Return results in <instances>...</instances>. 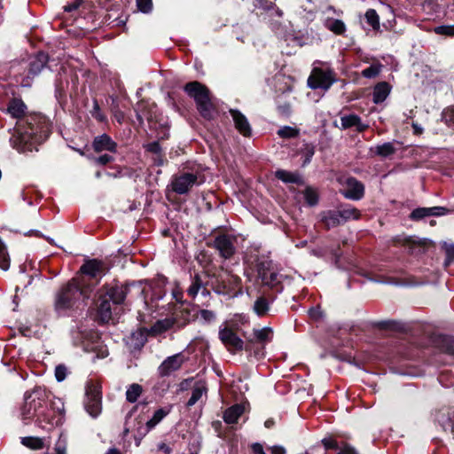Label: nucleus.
<instances>
[{
    "label": "nucleus",
    "instance_id": "1",
    "mask_svg": "<svg viewBox=\"0 0 454 454\" xmlns=\"http://www.w3.org/2000/svg\"><path fill=\"white\" fill-rule=\"evenodd\" d=\"M47 393L36 388L26 393L24 403L20 408V417L25 423L35 420L39 427L51 429L61 423L64 404L60 399L51 401V407L47 405Z\"/></svg>",
    "mask_w": 454,
    "mask_h": 454
},
{
    "label": "nucleus",
    "instance_id": "2",
    "mask_svg": "<svg viewBox=\"0 0 454 454\" xmlns=\"http://www.w3.org/2000/svg\"><path fill=\"white\" fill-rule=\"evenodd\" d=\"M50 134L48 121L40 115L30 116L26 125H19L11 137L13 147L19 151H31L35 144L43 142Z\"/></svg>",
    "mask_w": 454,
    "mask_h": 454
},
{
    "label": "nucleus",
    "instance_id": "3",
    "mask_svg": "<svg viewBox=\"0 0 454 454\" xmlns=\"http://www.w3.org/2000/svg\"><path fill=\"white\" fill-rule=\"evenodd\" d=\"M92 289L84 277L72 278L58 293L55 301L57 309H71L90 298Z\"/></svg>",
    "mask_w": 454,
    "mask_h": 454
},
{
    "label": "nucleus",
    "instance_id": "4",
    "mask_svg": "<svg viewBox=\"0 0 454 454\" xmlns=\"http://www.w3.org/2000/svg\"><path fill=\"white\" fill-rule=\"evenodd\" d=\"M205 182L203 168L197 163H187L183 169L173 176L172 190L178 194L186 193L193 185Z\"/></svg>",
    "mask_w": 454,
    "mask_h": 454
},
{
    "label": "nucleus",
    "instance_id": "5",
    "mask_svg": "<svg viewBox=\"0 0 454 454\" xmlns=\"http://www.w3.org/2000/svg\"><path fill=\"white\" fill-rule=\"evenodd\" d=\"M184 90L195 100L200 114L206 119H211L214 107L207 87L199 82H191L184 86Z\"/></svg>",
    "mask_w": 454,
    "mask_h": 454
},
{
    "label": "nucleus",
    "instance_id": "6",
    "mask_svg": "<svg viewBox=\"0 0 454 454\" xmlns=\"http://www.w3.org/2000/svg\"><path fill=\"white\" fill-rule=\"evenodd\" d=\"M213 289L219 294L237 296L242 293L241 278L228 270L222 271L215 277Z\"/></svg>",
    "mask_w": 454,
    "mask_h": 454
},
{
    "label": "nucleus",
    "instance_id": "7",
    "mask_svg": "<svg viewBox=\"0 0 454 454\" xmlns=\"http://www.w3.org/2000/svg\"><path fill=\"white\" fill-rule=\"evenodd\" d=\"M320 61L314 63V67L308 79V84L311 89H322L327 90L337 81L335 72L330 68H322L317 67Z\"/></svg>",
    "mask_w": 454,
    "mask_h": 454
},
{
    "label": "nucleus",
    "instance_id": "8",
    "mask_svg": "<svg viewBox=\"0 0 454 454\" xmlns=\"http://www.w3.org/2000/svg\"><path fill=\"white\" fill-rule=\"evenodd\" d=\"M86 411L92 417L97 418L102 411L101 388L96 383H89L86 387L84 399Z\"/></svg>",
    "mask_w": 454,
    "mask_h": 454
},
{
    "label": "nucleus",
    "instance_id": "9",
    "mask_svg": "<svg viewBox=\"0 0 454 454\" xmlns=\"http://www.w3.org/2000/svg\"><path fill=\"white\" fill-rule=\"evenodd\" d=\"M258 271L262 283L271 288L278 287L283 280V275L271 263H262Z\"/></svg>",
    "mask_w": 454,
    "mask_h": 454
},
{
    "label": "nucleus",
    "instance_id": "10",
    "mask_svg": "<svg viewBox=\"0 0 454 454\" xmlns=\"http://www.w3.org/2000/svg\"><path fill=\"white\" fill-rule=\"evenodd\" d=\"M185 360L182 353H177L167 357L158 367V374L160 377L169 376L171 373L178 371Z\"/></svg>",
    "mask_w": 454,
    "mask_h": 454
},
{
    "label": "nucleus",
    "instance_id": "11",
    "mask_svg": "<svg viewBox=\"0 0 454 454\" xmlns=\"http://www.w3.org/2000/svg\"><path fill=\"white\" fill-rule=\"evenodd\" d=\"M235 238L227 234H221L215 237L214 241L215 247L219 251L224 259L231 258L235 253Z\"/></svg>",
    "mask_w": 454,
    "mask_h": 454
},
{
    "label": "nucleus",
    "instance_id": "12",
    "mask_svg": "<svg viewBox=\"0 0 454 454\" xmlns=\"http://www.w3.org/2000/svg\"><path fill=\"white\" fill-rule=\"evenodd\" d=\"M229 112L236 129L244 137H251L252 128L247 118L237 109H230Z\"/></svg>",
    "mask_w": 454,
    "mask_h": 454
},
{
    "label": "nucleus",
    "instance_id": "13",
    "mask_svg": "<svg viewBox=\"0 0 454 454\" xmlns=\"http://www.w3.org/2000/svg\"><path fill=\"white\" fill-rule=\"evenodd\" d=\"M219 338L229 349L241 350L243 348V340L231 329L226 327L221 329Z\"/></svg>",
    "mask_w": 454,
    "mask_h": 454
},
{
    "label": "nucleus",
    "instance_id": "14",
    "mask_svg": "<svg viewBox=\"0 0 454 454\" xmlns=\"http://www.w3.org/2000/svg\"><path fill=\"white\" fill-rule=\"evenodd\" d=\"M343 195L347 199H362L364 195V185L355 177H348L344 183Z\"/></svg>",
    "mask_w": 454,
    "mask_h": 454
},
{
    "label": "nucleus",
    "instance_id": "15",
    "mask_svg": "<svg viewBox=\"0 0 454 454\" xmlns=\"http://www.w3.org/2000/svg\"><path fill=\"white\" fill-rule=\"evenodd\" d=\"M92 148L97 153L104 151L115 153L117 150V144L108 135L102 134L94 137Z\"/></svg>",
    "mask_w": 454,
    "mask_h": 454
},
{
    "label": "nucleus",
    "instance_id": "16",
    "mask_svg": "<svg viewBox=\"0 0 454 454\" xmlns=\"http://www.w3.org/2000/svg\"><path fill=\"white\" fill-rule=\"evenodd\" d=\"M81 272L90 278H96L104 274V264L98 260H90L81 267Z\"/></svg>",
    "mask_w": 454,
    "mask_h": 454
},
{
    "label": "nucleus",
    "instance_id": "17",
    "mask_svg": "<svg viewBox=\"0 0 454 454\" xmlns=\"http://www.w3.org/2000/svg\"><path fill=\"white\" fill-rule=\"evenodd\" d=\"M448 210L442 207H419L411 213V218L414 220L421 219L428 215H442Z\"/></svg>",
    "mask_w": 454,
    "mask_h": 454
},
{
    "label": "nucleus",
    "instance_id": "18",
    "mask_svg": "<svg viewBox=\"0 0 454 454\" xmlns=\"http://www.w3.org/2000/svg\"><path fill=\"white\" fill-rule=\"evenodd\" d=\"M275 176L286 184H303L302 176L296 171L278 169L275 172Z\"/></svg>",
    "mask_w": 454,
    "mask_h": 454
},
{
    "label": "nucleus",
    "instance_id": "19",
    "mask_svg": "<svg viewBox=\"0 0 454 454\" xmlns=\"http://www.w3.org/2000/svg\"><path fill=\"white\" fill-rule=\"evenodd\" d=\"M390 91L391 87L387 82H381L376 84L372 93L373 103L380 104L385 101Z\"/></svg>",
    "mask_w": 454,
    "mask_h": 454
},
{
    "label": "nucleus",
    "instance_id": "20",
    "mask_svg": "<svg viewBox=\"0 0 454 454\" xmlns=\"http://www.w3.org/2000/svg\"><path fill=\"white\" fill-rule=\"evenodd\" d=\"M128 286H116L109 289V291L106 293V296L114 304H121L125 300V297L128 294Z\"/></svg>",
    "mask_w": 454,
    "mask_h": 454
},
{
    "label": "nucleus",
    "instance_id": "21",
    "mask_svg": "<svg viewBox=\"0 0 454 454\" xmlns=\"http://www.w3.org/2000/svg\"><path fill=\"white\" fill-rule=\"evenodd\" d=\"M244 412V406L241 404H235L228 408L223 414V420L227 424H234Z\"/></svg>",
    "mask_w": 454,
    "mask_h": 454
},
{
    "label": "nucleus",
    "instance_id": "22",
    "mask_svg": "<svg viewBox=\"0 0 454 454\" xmlns=\"http://www.w3.org/2000/svg\"><path fill=\"white\" fill-rule=\"evenodd\" d=\"M27 106L21 99L13 98L8 106V113L14 118H20L25 114Z\"/></svg>",
    "mask_w": 454,
    "mask_h": 454
},
{
    "label": "nucleus",
    "instance_id": "23",
    "mask_svg": "<svg viewBox=\"0 0 454 454\" xmlns=\"http://www.w3.org/2000/svg\"><path fill=\"white\" fill-rule=\"evenodd\" d=\"M322 221L328 229L342 223L338 210L323 213Z\"/></svg>",
    "mask_w": 454,
    "mask_h": 454
},
{
    "label": "nucleus",
    "instance_id": "24",
    "mask_svg": "<svg viewBox=\"0 0 454 454\" xmlns=\"http://www.w3.org/2000/svg\"><path fill=\"white\" fill-rule=\"evenodd\" d=\"M48 61L46 54L40 52L36 55L34 60L30 63L29 73L32 74H37L44 67Z\"/></svg>",
    "mask_w": 454,
    "mask_h": 454
},
{
    "label": "nucleus",
    "instance_id": "25",
    "mask_svg": "<svg viewBox=\"0 0 454 454\" xmlns=\"http://www.w3.org/2000/svg\"><path fill=\"white\" fill-rule=\"evenodd\" d=\"M325 27L336 35H343L346 31V26L340 20L328 18L325 20Z\"/></svg>",
    "mask_w": 454,
    "mask_h": 454
},
{
    "label": "nucleus",
    "instance_id": "26",
    "mask_svg": "<svg viewBox=\"0 0 454 454\" xmlns=\"http://www.w3.org/2000/svg\"><path fill=\"white\" fill-rule=\"evenodd\" d=\"M98 315L102 322H108L112 317L110 300L106 297L101 300L98 306Z\"/></svg>",
    "mask_w": 454,
    "mask_h": 454
},
{
    "label": "nucleus",
    "instance_id": "27",
    "mask_svg": "<svg viewBox=\"0 0 454 454\" xmlns=\"http://www.w3.org/2000/svg\"><path fill=\"white\" fill-rule=\"evenodd\" d=\"M371 151H373L375 154L380 157H388L395 153V147L394 143L387 142L382 145H377L374 148H372Z\"/></svg>",
    "mask_w": 454,
    "mask_h": 454
},
{
    "label": "nucleus",
    "instance_id": "28",
    "mask_svg": "<svg viewBox=\"0 0 454 454\" xmlns=\"http://www.w3.org/2000/svg\"><path fill=\"white\" fill-rule=\"evenodd\" d=\"M143 392V387L137 383L129 385L126 391V399L129 403H135Z\"/></svg>",
    "mask_w": 454,
    "mask_h": 454
},
{
    "label": "nucleus",
    "instance_id": "29",
    "mask_svg": "<svg viewBox=\"0 0 454 454\" xmlns=\"http://www.w3.org/2000/svg\"><path fill=\"white\" fill-rule=\"evenodd\" d=\"M254 336L258 342L266 343L271 340L273 332L270 327H263L262 329L254 330Z\"/></svg>",
    "mask_w": 454,
    "mask_h": 454
},
{
    "label": "nucleus",
    "instance_id": "30",
    "mask_svg": "<svg viewBox=\"0 0 454 454\" xmlns=\"http://www.w3.org/2000/svg\"><path fill=\"white\" fill-rule=\"evenodd\" d=\"M338 212L340 214V219L342 220V223H344L348 220L358 219L360 215L359 212L355 207H342L340 209H338Z\"/></svg>",
    "mask_w": 454,
    "mask_h": 454
},
{
    "label": "nucleus",
    "instance_id": "31",
    "mask_svg": "<svg viewBox=\"0 0 454 454\" xmlns=\"http://www.w3.org/2000/svg\"><path fill=\"white\" fill-rule=\"evenodd\" d=\"M21 443L31 450H41L43 448V442L39 437H23L21 438Z\"/></svg>",
    "mask_w": 454,
    "mask_h": 454
},
{
    "label": "nucleus",
    "instance_id": "32",
    "mask_svg": "<svg viewBox=\"0 0 454 454\" xmlns=\"http://www.w3.org/2000/svg\"><path fill=\"white\" fill-rule=\"evenodd\" d=\"M277 134L281 138H294L299 136L300 130L295 127L284 126L278 130Z\"/></svg>",
    "mask_w": 454,
    "mask_h": 454
},
{
    "label": "nucleus",
    "instance_id": "33",
    "mask_svg": "<svg viewBox=\"0 0 454 454\" xmlns=\"http://www.w3.org/2000/svg\"><path fill=\"white\" fill-rule=\"evenodd\" d=\"M367 23L374 29H380V17L374 9H369L365 12Z\"/></svg>",
    "mask_w": 454,
    "mask_h": 454
},
{
    "label": "nucleus",
    "instance_id": "34",
    "mask_svg": "<svg viewBox=\"0 0 454 454\" xmlns=\"http://www.w3.org/2000/svg\"><path fill=\"white\" fill-rule=\"evenodd\" d=\"M207 388L203 385L196 386L192 392V395L187 402V406H193L206 392Z\"/></svg>",
    "mask_w": 454,
    "mask_h": 454
},
{
    "label": "nucleus",
    "instance_id": "35",
    "mask_svg": "<svg viewBox=\"0 0 454 454\" xmlns=\"http://www.w3.org/2000/svg\"><path fill=\"white\" fill-rule=\"evenodd\" d=\"M254 310L258 316H263L269 310V303L263 297L258 298L254 305Z\"/></svg>",
    "mask_w": 454,
    "mask_h": 454
},
{
    "label": "nucleus",
    "instance_id": "36",
    "mask_svg": "<svg viewBox=\"0 0 454 454\" xmlns=\"http://www.w3.org/2000/svg\"><path fill=\"white\" fill-rule=\"evenodd\" d=\"M10 266V258L6 250V247L0 239V268L4 270L9 269Z\"/></svg>",
    "mask_w": 454,
    "mask_h": 454
},
{
    "label": "nucleus",
    "instance_id": "37",
    "mask_svg": "<svg viewBox=\"0 0 454 454\" xmlns=\"http://www.w3.org/2000/svg\"><path fill=\"white\" fill-rule=\"evenodd\" d=\"M359 116L356 114L344 115L340 118L341 128L346 129L355 127L358 123Z\"/></svg>",
    "mask_w": 454,
    "mask_h": 454
},
{
    "label": "nucleus",
    "instance_id": "38",
    "mask_svg": "<svg viewBox=\"0 0 454 454\" xmlns=\"http://www.w3.org/2000/svg\"><path fill=\"white\" fill-rule=\"evenodd\" d=\"M202 286V281L200 278L199 275H195L193 278H192V284L190 286V287L188 288L187 290V293L188 294L191 296V297H195L200 289L201 288Z\"/></svg>",
    "mask_w": 454,
    "mask_h": 454
},
{
    "label": "nucleus",
    "instance_id": "39",
    "mask_svg": "<svg viewBox=\"0 0 454 454\" xmlns=\"http://www.w3.org/2000/svg\"><path fill=\"white\" fill-rule=\"evenodd\" d=\"M301 154L304 157L303 166L309 164L311 161L313 155L315 154V147L311 144H304L301 149Z\"/></svg>",
    "mask_w": 454,
    "mask_h": 454
},
{
    "label": "nucleus",
    "instance_id": "40",
    "mask_svg": "<svg viewBox=\"0 0 454 454\" xmlns=\"http://www.w3.org/2000/svg\"><path fill=\"white\" fill-rule=\"evenodd\" d=\"M442 247L444 248L446 254L444 266L448 267L454 261V244H448L447 242H443Z\"/></svg>",
    "mask_w": 454,
    "mask_h": 454
},
{
    "label": "nucleus",
    "instance_id": "41",
    "mask_svg": "<svg viewBox=\"0 0 454 454\" xmlns=\"http://www.w3.org/2000/svg\"><path fill=\"white\" fill-rule=\"evenodd\" d=\"M434 32L440 35L454 36V25H442L435 27Z\"/></svg>",
    "mask_w": 454,
    "mask_h": 454
},
{
    "label": "nucleus",
    "instance_id": "42",
    "mask_svg": "<svg viewBox=\"0 0 454 454\" xmlns=\"http://www.w3.org/2000/svg\"><path fill=\"white\" fill-rule=\"evenodd\" d=\"M380 65H372L362 71V75L365 78H373L380 72Z\"/></svg>",
    "mask_w": 454,
    "mask_h": 454
},
{
    "label": "nucleus",
    "instance_id": "43",
    "mask_svg": "<svg viewBox=\"0 0 454 454\" xmlns=\"http://www.w3.org/2000/svg\"><path fill=\"white\" fill-rule=\"evenodd\" d=\"M442 120L449 127L454 129V107L443 111Z\"/></svg>",
    "mask_w": 454,
    "mask_h": 454
},
{
    "label": "nucleus",
    "instance_id": "44",
    "mask_svg": "<svg viewBox=\"0 0 454 454\" xmlns=\"http://www.w3.org/2000/svg\"><path fill=\"white\" fill-rule=\"evenodd\" d=\"M166 412L163 410H158L153 414V417L147 422V426L149 427H154L156 424H158L165 416Z\"/></svg>",
    "mask_w": 454,
    "mask_h": 454
},
{
    "label": "nucleus",
    "instance_id": "45",
    "mask_svg": "<svg viewBox=\"0 0 454 454\" xmlns=\"http://www.w3.org/2000/svg\"><path fill=\"white\" fill-rule=\"evenodd\" d=\"M137 5L138 10L144 13H148L153 9L152 0H137Z\"/></svg>",
    "mask_w": 454,
    "mask_h": 454
},
{
    "label": "nucleus",
    "instance_id": "46",
    "mask_svg": "<svg viewBox=\"0 0 454 454\" xmlns=\"http://www.w3.org/2000/svg\"><path fill=\"white\" fill-rule=\"evenodd\" d=\"M67 375V369L65 365L59 364L55 368V377L58 381H63Z\"/></svg>",
    "mask_w": 454,
    "mask_h": 454
},
{
    "label": "nucleus",
    "instance_id": "47",
    "mask_svg": "<svg viewBox=\"0 0 454 454\" xmlns=\"http://www.w3.org/2000/svg\"><path fill=\"white\" fill-rule=\"evenodd\" d=\"M200 317L207 323L212 322L215 318V314L212 310L201 309L200 311Z\"/></svg>",
    "mask_w": 454,
    "mask_h": 454
},
{
    "label": "nucleus",
    "instance_id": "48",
    "mask_svg": "<svg viewBox=\"0 0 454 454\" xmlns=\"http://www.w3.org/2000/svg\"><path fill=\"white\" fill-rule=\"evenodd\" d=\"M304 199H317L318 198V192L317 190L314 187L306 186L304 189Z\"/></svg>",
    "mask_w": 454,
    "mask_h": 454
},
{
    "label": "nucleus",
    "instance_id": "49",
    "mask_svg": "<svg viewBox=\"0 0 454 454\" xmlns=\"http://www.w3.org/2000/svg\"><path fill=\"white\" fill-rule=\"evenodd\" d=\"M91 114L92 116L98 120L99 121H105V116L104 114L101 113L100 111V108H99V106L98 104L97 101H94V104H93V110L91 112Z\"/></svg>",
    "mask_w": 454,
    "mask_h": 454
},
{
    "label": "nucleus",
    "instance_id": "50",
    "mask_svg": "<svg viewBox=\"0 0 454 454\" xmlns=\"http://www.w3.org/2000/svg\"><path fill=\"white\" fill-rule=\"evenodd\" d=\"M114 160V157L105 153L94 159L95 163L99 165H106Z\"/></svg>",
    "mask_w": 454,
    "mask_h": 454
},
{
    "label": "nucleus",
    "instance_id": "51",
    "mask_svg": "<svg viewBox=\"0 0 454 454\" xmlns=\"http://www.w3.org/2000/svg\"><path fill=\"white\" fill-rule=\"evenodd\" d=\"M443 342L446 345V351L454 355V339L447 337L443 339Z\"/></svg>",
    "mask_w": 454,
    "mask_h": 454
},
{
    "label": "nucleus",
    "instance_id": "52",
    "mask_svg": "<svg viewBox=\"0 0 454 454\" xmlns=\"http://www.w3.org/2000/svg\"><path fill=\"white\" fill-rule=\"evenodd\" d=\"M148 152L158 154L160 153V146L158 142H153L145 145Z\"/></svg>",
    "mask_w": 454,
    "mask_h": 454
},
{
    "label": "nucleus",
    "instance_id": "53",
    "mask_svg": "<svg viewBox=\"0 0 454 454\" xmlns=\"http://www.w3.org/2000/svg\"><path fill=\"white\" fill-rule=\"evenodd\" d=\"M322 443L325 446V449H336L337 448V442L335 440L332 438H325L322 440Z\"/></svg>",
    "mask_w": 454,
    "mask_h": 454
},
{
    "label": "nucleus",
    "instance_id": "54",
    "mask_svg": "<svg viewBox=\"0 0 454 454\" xmlns=\"http://www.w3.org/2000/svg\"><path fill=\"white\" fill-rule=\"evenodd\" d=\"M252 450L254 454H266L263 450L262 444L260 443H254L252 445Z\"/></svg>",
    "mask_w": 454,
    "mask_h": 454
},
{
    "label": "nucleus",
    "instance_id": "55",
    "mask_svg": "<svg viewBox=\"0 0 454 454\" xmlns=\"http://www.w3.org/2000/svg\"><path fill=\"white\" fill-rule=\"evenodd\" d=\"M338 454H357L356 450L351 446H345Z\"/></svg>",
    "mask_w": 454,
    "mask_h": 454
},
{
    "label": "nucleus",
    "instance_id": "56",
    "mask_svg": "<svg viewBox=\"0 0 454 454\" xmlns=\"http://www.w3.org/2000/svg\"><path fill=\"white\" fill-rule=\"evenodd\" d=\"M411 126L415 135H421L423 133L424 129L417 122H412Z\"/></svg>",
    "mask_w": 454,
    "mask_h": 454
},
{
    "label": "nucleus",
    "instance_id": "57",
    "mask_svg": "<svg viewBox=\"0 0 454 454\" xmlns=\"http://www.w3.org/2000/svg\"><path fill=\"white\" fill-rule=\"evenodd\" d=\"M355 127H356V130H357L358 132H363V131H364L365 129H367L369 126H368V124L363 123V122L361 121V118L359 117L358 123H357V124H356V126H355Z\"/></svg>",
    "mask_w": 454,
    "mask_h": 454
},
{
    "label": "nucleus",
    "instance_id": "58",
    "mask_svg": "<svg viewBox=\"0 0 454 454\" xmlns=\"http://www.w3.org/2000/svg\"><path fill=\"white\" fill-rule=\"evenodd\" d=\"M159 450H161L164 454H170L172 451L171 448L163 442L159 445Z\"/></svg>",
    "mask_w": 454,
    "mask_h": 454
},
{
    "label": "nucleus",
    "instance_id": "59",
    "mask_svg": "<svg viewBox=\"0 0 454 454\" xmlns=\"http://www.w3.org/2000/svg\"><path fill=\"white\" fill-rule=\"evenodd\" d=\"M271 454H286V450L281 446H274L271 448Z\"/></svg>",
    "mask_w": 454,
    "mask_h": 454
},
{
    "label": "nucleus",
    "instance_id": "60",
    "mask_svg": "<svg viewBox=\"0 0 454 454\" xmlns=\"http://www.w3.org/2000/svg\"><path fill=\"white\" fill-rule=\"evenodd\" d=\"M79 5H80L79 3H74V4H71L66 5L64 7V10L66 12H73V11L76 10L79 7Z\"/></svg>",
    "mask_w": 454,
    "mask_h": 454
},
{
    "label": "nucleus",
    "instance_id": "61",
    "mask_svg": "<svg viewBox=\"0 0 454 454\" xmlns=\"http://www.w3.org/2000/svg\"><path fill=\"white\" fill-rule=\"evenodd\" d=\"M128 202L129 203V207H128L129 211H133L137 207V204L136 200H128ZM124 211L126 212L127 209H124Z\"/></svg>",
    "mask_w": 454,
    "mask_h": 454
},
{
    "label": "nucleus",
    "instance_id": "62",
    "mask_svg": "<svg viewBox=\"0 0 454 454\" xmlns=\"http://www.w3.org/2000/svg\"><path fill=\"white\" fill-rule=\"evenodd\" d=\"M173 296L177 301H181L182 293L176 288V290H173Z\"/></svg>",
    "mask_w": 454,
    "mask_h": 454
},
{
    "label": "nucleus",
    "instance_id": "63",
    "mask_svg": "<svg viewBox=\"0 0 454 454\" xmlns=\"http://www.w3.org/2000/svg\"><path fill=\"white\" fill-rule=\"evenodd\" d=\"M55 450L56 454H66V449L61 445H57Z\"/></svg>",
    "mask_w": 454,
    "mask_h": 454
},
{
    "label": "nucleus",
    "instance_id": "64",
    "mask_svg": "<svg viewBox=\"0 0 454 454\" xmlns=\"http://www.w3.org/2000/svg\"><path fill=\"white\" fill-rule=\"evenodd\" d=\"M106 454H120L116 449H110Z\"/></svg>",
    "mask_w": 454,
    "mask_h": 454
}]
</instances>
